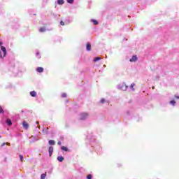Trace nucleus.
<instances>
[{
    "mask_svg": "<svg viewBox=\"0 0 179 179\" xmlns=\"http://www.w3.org/2000/svg\"><path fill=\"white\" fill-rule=\"evenodd\" d=\"M67 3L72 4L74 1V0H66Z\"/></svg>",
    "mask_w": 179,
    "mask_h": 179,
    "instance_id": "obj_20",
    "label": "nucleus"
},
{
    "mask_svg": "<svg viewBox=\"0 0 179 179\" xmlns=\"http://www.w3.org/2000/svg\"><path fill=\"white\" fill-rule=\"evenodd\" d=\"M36 124H38V122H37Z\"/></svg>",
    "mask_w": 179,
    "mask_h": 179,
    "instance_id": "obj_32",
    "label": "nucleus"
},
{
    "mask_svg": "<svg viewBox=\"0 0 179 179\" xmlns=\"http://www.w3.org/2000/svg\"><path fill=\"white\" fill-rule=\"evenodd\" d=\"M22 126H23V128H24L25 129H27L29 127V124H28L27 122H23Z\"/></svg>",
    "mask_w": 179,
    "mask_h": 179,
    "instance_id": "obj_4",
    "label": "nucleus"
},
{
    "mask_svg": "<svg viewBox=\"0 0 179 179\" xmlns=\"http://www.w3.org/2000/svg\"><path fill=\"white\" fill-rule=\"evenodd\" d=\"M29 95H31L32 97H36V92H30Z\"/></svg>",
    "mask_w": 179,
    "mask_h": 179,
    "instance_id": "obj_9",
    "label": "nucleus"
},
{
    "mask_svg": "<svg viewBox=\"0 0 179 179\" xmlns=\"http://www.w3.org/2000/svg\"><path fill=\"white\" fill-rule=\"evenodd\" d=\"M60 24H61V26H64V25H65V23H64V22L61 21V22H60Z\"/></svg>",
    "mask_w": 179,
    "mask_h": 179,
    "instance_id": "obj_26",
    "label": "nucleus"
},
{
    "mask_svg": "<svg viewBox=\"0 0 179 179\" xmlns=\"http://www.w3.org/2000/svg\"><path fill=\"white\" fill-rule=\"evenodd\" d=\"M105 102H106L105 99H101V101H100L101 103H104Z\"/></svg>",
    "mask_w": 179,
    "mask_h": 179,
    "instance_id": "obj_23",
    "label": "nucleus"
},
{
    "mask_svg": "<svg viewBox=\"0 0 179 179\" xmlns=\"http://www.w3.org/2000/svg\"><path fill=\"white\" fill-rule=\"evenodd\" d=\"M138 60L137 56L134 55L132 58L130 59V62H136Z\"/></svg>",
    "mask_w": 179,
    "mask_h": 179,
    "instance_id": "obj_3",
    "label": "nucleus"
},
{
    "mask_svg": "<svg viewBox=\"0 0 179 179\" xmlns=\"http://www.w3.org/2000/svg\"><path fill=\"white\" fill-rule=\"evenodd\" d=\"M92 21L93 24H94L95 25L98 24V21H96L95 20H92Z\"/></svg>",
    "mask_w": 179,
    "mask_h": 179,
    "instance_id": "obj_21",
    "label": "nucleus"
},
{
    "mask_svg": "<svg viewBox=\"0 0 179 179\" xmlns=\"http://www.w3.org/2000/svg\"><path fill=\"white\" fill-rule=\"evenodd\" d=\"M4 145H5V143H3V144H2V146H4Z\"/></svg>",
    "mask_w": 179,
    "mask_h": 179,
    "instance_id": "obj_31",
    "label": "nucleus"
},
{
    "mask_svg": "<svg viewBox=\"0 0 179 179\" xmlns=\"http://www.w3.org/2000/svg\"><path fill=\"white\" fill-rule=\"evenodd\" d=\"M36 71L39 73H41L44 71V69L43 67H38L36 69Z\"/></svg>",
    "mask_w": 179,
    "mask_h": 179,
    "instance_id": "obj_7",
    "label": "nucleus"
},
{
    "mask_svg": "<svg viewBox=\"0 0 179 179\" xmlns=\"http://www.w3.org/2000/svg\"><path fill=\"white\" fill-rule=\"evenodd\" d=\"M135 86V84L134 83H132V84H131V85H130V88L131 89H133V87Z\"/></svg>",
    "mask_w": 179,
    "mask_h": 179,
    "instance_id": "obj_27",
    "label": "nucleus"
},
{
    "mask_svg": "<svg viewBox=\"0 0 179 179\" xmlns=\"http://www.w3.org/2000/svg\"><path fill=\"white\" fill-rule=\"evenodd\" d=\"M86 50H87V51H91V50H92V45H91V43H87Z\"/></svg>",
    "mask_w": 179,
    "mask_h": 179,
    "instance_id": "obj_6",
    "label": "nucleus"
},
{
    "mask_svg": "<svg viewBox=\"0 0 179 179\" xmlns=\"http://www.w3.org/2000/svg\"><path fill=\"white\" fill-rule=\"evenodd\" d=\"M92 176L91 174H89L87 176V179H92Z\"/></svg>",
    "mask_w": 179,
    "mask_h": 179,
    "instance_id": "obj_22",
    "label": "nucleus"
},
{
    "mask_svg": "<svg viewBox=\"0 0 179 179\" xmlns=\"http://www.w3.org/2000/svg\"><path fill=\"white\" fill-rule=\"evenodd\" d=\"M1 50L3 52V55H1V52L0 51V58H4L7 54L6 48L4 46H1Z\"/></svg>",
    "mask_w": 179,
    "mask_h": 179,
    "instance_id": "obj_1",
    "label": "nucleus"
},
{
    "mask_svg": "<svg viewBox=\"0 0 179 179\" xmlns=\"http://www.w3.org/2000/svg\"><path fill=\"white\" fill-rule=\"evenodd\" d=\"M4 113L3 109H2L1 106H0V114Z\"/></svg>",
    "mask_w": 179,
    "mask_h": 179,
    "instance_id": "obj_24",
    "label": "nucleus"
},
{
    "mask_svg": "<svg viewBox=\"0 0 179 179\" xmlns=\"http://www.w3.org/2000/svg\"><path fill=\"white\" fill-rule=\"evenodd\" d=\"M176 102L175 101H170V104L173 105V106H175Z\"/></svg>",
    "mask_w": 179,
    "mask_h": 179,
    "instance_id": "obj_17",
    "label": "nucleus"
},
{
    "mask_svg": "<svg viewBox=\"0 0 179 179\" xmlns=\"http://www.w3.org/2000/svg\"><path fill=\"white\" fill-rule=\"evenodd\" d=\"M45 31H46V29H45V27H41V28L39 29V31H40L41 33L45 32Z\"/></svg>",
    "mask_w": 179,
    "mask_h": 179,
    "instance_id": "obj_12",
    "label": "nucleus"
},
{
    "mask_svg": "<svg viewBox=\"0 0 179 179\" xmlns=\"http://www.w3.org/2000/svg\"><path fill=\"white\" fill-rule=\"evenodd\" d=\"M57 161L59 162H62L63 161H64V157L62 156H59L57 157Z\"/></svg>",
    "mask_w": 179,
    "mask_h": 179,
    "instance_id": "obj_8",
    "label": "nucleus"
},
{
    "mask_svg": "<svg viewBox=\"0 0 179 179\" xmlns=\"http://www.w3.org/2000/svg\"><path fill=\"white\" fill-rule=\"evenodd\" d=\"M57 144H58V145H62V142L58 141Z\"/></svg>",
    "mask_w": 179,
    "mask_h": 179,
    "instance_id": "obj_29",
    "label": "nucleus"
},
{
    "mask_svg": "<svg viewBox=\"0 0 179 179\" xmlns=\"http://www.w3.org/2000/svg\"><path fill=\"white\" fill-rule=\"evenodd\" d=\"M88 115H89L88 113H81L80 120H85L86 118H87Z\"/></svg>",
    "mask_w": 179,
    "mask_h": 179,
    "instance_id": "obj_2",
    "label": "nucleus"
},
{
    "mask_svg": "<svg viewBox=\"0 0 179 179\" xmlns=\"http://www.w3.org/2000/svg\"><path fill=\"white\" fill-rule=\"evenodd\" d=\"M0 138H1V136H0Z\"/></svg>",
    "mask_w": 179,
    "mask_h": 179,
    "instance_id": "obj_33",
    "label": "nucleus"
},
{
    "mask_svg": "<svg viewBox=\"0 0 179 179\" xmlns=\"http://www.w3.org/2000/svg\"><path fill=\"white\" fill-rule=\"evenodd\" d=\"M55 143L54 140L49 141V145H55Z\"/></svg>",
    "mask_w": 179,
    "mask_h": 179,
    "instance_id": "obj_15",
    "label": "nucleus"
},
{
    "mask_svg": "<svg viewBox=\"0 0 179 179\" xmlns=\"http://www.w3.org/2000/svg\"><path fill=\"white\" fill-rule=\"evenodd\" d=\"M8 126H12V121L10 119H8L6 121Z\"/></svg>",
    "mask_w": 179,
    "mask_h": 179,
    "instance_id": "obj_13",
    "label": "nucleus"
},
{
    "mask_svg": "<svg viewBox=\"0 0 179 179\" xmlns=\"http://www.w3.org/2000/svg\"><path fill=\"white\" fill-rule=\"evenodd\" d=\"M19 157H20V162H23L24 156H22V155H19Z\"/></svg>",
    "mask_w": 179,
    "mask_h": 179,
    "instance_id": "obj_18",
    "label": "nucleus"
},
{
    "mask_svg": "<svg viewBox=\"0 0 179 179\" xmlns=\"http://www.w3.org/2000/svg\"><path fill=\"white\" fill-rule=\"evenodd\" d=\"M61 150L65 151V152H68L69 150H68V148L67 147H64V146H62L61 147Z\"/></svg>",
    "mask_w": 179,
    "mask_h": 179,
    "instance_id": "obj_14",
    "label": "nucleus"
},
{
    "mask_svg": "<svg viewBox=\"0 0 179 179\" xmlns=\"http://www.w3.org/2000/svg\"><path fill=\"white\" fill-rule=\"evenodd\" d=\"M57 3L58 5H63L64 4V0H58Z\"/></svg>",
    "mask_w": 179,
    "mask_h": 179,
    "instance_id": "obj_10",
    "label": "nucleus"
},
{
    "mask_svg": "<svg viewBox=\"0 0 179 179\" xmlns=\"http://www.w3.org/2000/svg\"><path fill=\"white\" fill-rule=\"evenodd\" d=\"M61 96H62V98H66V97H67V94L64 93V94H62L61 95Z\"/></svg>",
    "mask_w": 179,
    "mask_h": 179,
    "instance_id": "obj_19",
    "label": "nucleus"
},
{
    "mask_svg": "<svg viewBox=\"0 0 179 179\" xmlns=\"http://www.w3.org/2000/svg\"><path fill=\"white\" fill-rule=\"evenodd\" d=\"M123 87H124V88H123V90H126L127 89H128V86H127L126 85H124Z\"/></svg>",
    "mask_w": 179,
    "mask_h": 179,
    "instance_id": "obj_25",
    "label": "nucleus"
},
{
    "mask_svg": "<svg viewBox=\"0 0 179 179\" xmlns=\"http://www.w3.org/2000/svg\"><path fill=\"white\" fill-rule=\"evenodd\" d=\"M54 148L53 147H49V157H51L53 154Z\"/></svg>",
    "mask_w": 179,
    "mask_h": 179,
    "instance_id": "obj_5",
    "label": "nucleus"
},
{
    "mask_svg": "<svg viewBox=\"0 0 179 179\" xmlns=\"http://www.w3.org/2000/svg\"><path fill=\"white\" fill-rule=\"evenodd\" d=\"M174 98H176V99H179V96L175 95V96H174Z\"/></svg>",
    "mask_w": 179,
    "mask_h": 179,
    "instance_id": "obj_28",
    "label": "nucleus"
},
{
    "mask_svg": "<svg viewBox=\"0 0 179 179\" xmlns=\"http://www.w3.org/2000/svg\"><path fill=\"white\" fill-rule=\"evenodd\" d=\"M45 177H47V173H45L41 175V179H45Z\"/></svg>",
    "mask_w": 179,
    "mask_h": 179,
    "instance_id": "obj_11",
    "label": "nucleus"
},
{
    "mask_svg": "<svg viewBox=\"0 0 179 179\" xmlns=\"http://www.w3.org/2000/svg\"><path fill=\"white\" fill-rule=\"evenodd\" d=\"M99 60H101V58L97 57H95V59H94V62H98Z\"/></svg>",
    "mask_w": 179,
    "mask_h": 179,
    "instance_id": "obj_16",
    "label": "nucleus"
},
{
    "mask_svg": "<svg viewBox=\"0 0 179 179\" xmlns=\"http://www.w3.org/2000/svg\"><path fill=\"white\" fill-rule=\"evenodd\" d=\"M2 45V42H0V46H1Z\"/></svg>",
    "mask_w": 179,
    "mask_h": 179,
    "instance_id": "obj_30",
    "label": "nucleus"
}]
</instances>
